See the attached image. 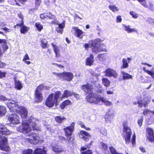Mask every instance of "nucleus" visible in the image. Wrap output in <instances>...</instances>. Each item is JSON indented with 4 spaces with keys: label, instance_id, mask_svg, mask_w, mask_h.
<instances>
[{
    "label": "nucleus",
    "instance_id": "12",
    "mask_svg": "<svg viewBox=\"0 0 154 154\" xmlns=\"http://www.w3.org/2000/svg\"><path fill=\"white\" fill-rule=\"evenodd\" d=\"M75 124L72 122L71 125L64 128L63 130L65 132V135L66 137L71 136L74 128Z\"/></svg>",
    "mask_w": 154,
    "mask_h": 154
},
{
    "label": "nucleus",
    "instance_id": "2",
    "mask_svg": "<svg viewBox=\"0 0 154 154\" xmlns=\"http://www.w3.org/2000/svg\"><path fill=\"white\" fill-rule=\"evenodd\" d=\"M60 95V92L58 91L49 95L46 100V105L49 107H53L54 104L57 105L58 98Z\"/></svg>",
    "mask_w": 154,
    "mask_h": 154
},
{
    "label": "nucleus",
    "instance_id": "10",
    "mask_svg": "<svg viewBox=\"0 0 154 154\" xmlns=\"http://www.w3.org/2000/svg\"><path fill=\"white\" fill-rule=\"evenodd\" d=\"M9 101L7 103V106L9 109L11 111L16 112L20 106L15 101L11 100L10 99Z\"/></svg>",
    "mask_w": 154,
    "mask_h": 154
},
{
    "label": "nucleus",
    "instance_id": "34",
    "mask_svg": "<svg viewBox=\"0 0 154 154\" xmlns=\"http://www.w3.org/2000/svg\"><path fill=\"white\" fill-rule=\"evenodd\" d=\"M67 137V138H66L63 137L61 136L60 138L61 139L64 140L65 141H67L69 143L72 142L74 140V138L71 136H69Z\"/></svg>",
    "mask_w": 154,
    "mask_h": 154
},
{
    "label": "nucleus",
    "instance_id": "37",
    "mask_svg": "<svg viewBox=\"0 0 154 154\" xmlns=\"http://www.w3.org/2000/svg\"><path fill=\"white\" fill-rule=\"evenodd\" d=\"M99 146L100 148L102 149L103 151L106 150L108 148L106 144L102 142H101L100 143Z\"/></svg>",
    "mask_w": 154,
    "mask_h": 154
},
{
    "label": "nucleus",
    "instance_id": "28",
    "mask_svg": "<svg viewBox=\"0 0 154 154\" xmlns=\"http://www.w3.org/2000/svg\"><path fill=\"white\" fill-rule=\"evenodd\" d=\"M150 102V101H148L147 102H146L145 103L141 100H138L137 102L134 101L133 102V104L134 105H136L137 104H138V107L140 108H141L143 106L145 107H146V104L149 103Z\"/></svg>",
    "mask_w": 154,
    "mask_h": 154
},
{
    "label": "nucleus",
    "instance_id": "32",
    "mask_svg": "<svg viewBox=\"0 0 154 154\" xmlns=\"http://www.w3.org/2000/svg\"><path fill=\"white\" fill-rule=\"evenodd\" d=\"M15 88L17 90H20L23 87V84L22 83L18 80H16L15 81Z\"/></svg>",
    "mask_w": 154,
    "mask_h": 154
},
{
    "label": "nucleus",
    "instance_id": "56",
    "mask_svg": "<svg viewBox=\"0 0 154 154\" xmlns=\"http://www.w3.org/2000/svg\"><path fill=\"white\" fill-rule=\"evenodd\" d=\"M30 59L29 56L27 54H26L23 57V61L24 62L27 60H29Z\"/></svg>",
    "mask_w": 154,
    "mask_h": 154
},
{
    "label": "nucleus",
    "instance_id": "14",
    "mask_svg": "<svg viewBox=\"0 0 154 154\" xmlns=\"http://www.w3.org/2000/svg\"><path fill=\"white\" fill-rule=\"evenodd\" d=\"M72 32L74 33L76 37L80 39H82L83 37V32L77 27H73L72 30Z\"/></svg>",
    "mask_w": 154,
    "mask_h": 154
},
{
    "label": "nucleus",
    "instance_id": "54",
    "mask_svg": "<svg viewBox=\"0 0 154 154\" xmlns=\"http://www.w3.org/2000/svg\"><path fill=\"white\" fill-rule=\"evenodd\" d=\"M100 133L104 135H106L107 134L106 130L104 128L102 129L100 131Z\"/></svg>",
    "mask_w": 154,
    "mask_h": 154
},
{
    "label": "nucleus",
    "instance_id": "61",
    "mask_svg": "<svg viewBox=\"0 0 154 154\" xmlns=\"http://www.w3.org/2000/svg\"><path fill=\"white\" fill-rule=\"evenodd\" d=\"M122 20V19L121 16H118L116 18V22L117 23H120Z\"/></svg>",
    "mask_w": 154,
    "mask_h": 154
},
{
    "label": "nucleus",
    "instance_id": "22",
    "mask_svg": "<svg viewBox=\"0 0 154 154\" xmlns=\"http://www.w3.org/2000/svg\"><path fill=\"white\" fill-rule=\"evenodd\" d=\"M131 60V59L130 58H128L127 60L126 59H123L122 60V65L121 67V68H126L128 67V63Z\"/></svg>",
    "mask_w": 154,
    "mask_h": 154
},
{
    "label": "nucleus",
    "instance_id": "11",
    "mask_svg": "<svg viewBox=\"0 0 154 154\" xmlns=\"http://www.w3.org/2000/svg\"><path fill=\"white\" fill-rule=\"evenodd\" d=\"M20 115L22 118L25 119L27 116V110L25 107L19 106L16 111Z\"/></svg>",
    "mask_w": 154,
    "mask_h": 154
},
{
    "label": "nucleus",
    "instance_id": "40",
    "mask_svg": "<svg viewBox=\"0 0 154 154\" xmlns=\"http://www.w3.org/2000/svg\"><path fill=\"white\" fill-rule=\"evenodd\" d=\"M55 119L57 122L61 123L63 120L66 119L63 117L58 116L56 117Z\"/></svg>",
    "mask_w": 154,
    "mask_h": 154
},
{
    "label": "nucleus",
    "instance_id": "16",
    "mask_svg": "<svg viewBox=\"0 0 154 154\" xmlns=\"http://www.w3.org/2000/svg\"><path fill=\"white\" fill-rule=\"evenodd\" d=\"M114 116V114L112 112H109L106 113L105 116V122L107 123H111Z\"/></svg>",
    "mask_w": 154,
    "mask_h": 154
},
{
    "label": "nucleus",
    "instance_id": "57",
    "mask_svg": "<svg viewBox=\"0 0 154 154\" xmlns=\"http://www.w3.org/2000/svg\"><path fill=\"white\" fill-rule=\"evenodd\" d=\"M136 136L135 134H134L132 137V143L133 146L135 144Z\"/></svg>",
    "mask_w": 154,
    "mask_h": 154
},
{
    "label": "nucleus",
    "instance_id": "24",
    "mask_svg": "<svg viewBox=\"0 0 154 154\" xmlns=\"http://www.w3.org/2000/svg\"><path fill=\"white\" fill-rule=\"evenodd\" d=\"M101 101L107 106H110L112 105V103L111 102L107 100L105 98L102 96H101L100 99V103Z\"/></svg>",
    "mask_w": 154,
    "mask_h": 154
},
{
    "label": "nucleus",
    "instance_id": "17",
    "mask_svg": "<svg viewBox=\"0 0 154 154\" xmlns=\"http://www.w3.org/2000/svg\"><path fill=\"white\" fill-rule=\"evenodd\" d=\"M79 136L80 138H82L85 141H88L91 136L88 133L83 131H80Z\"/></svg>",
    "mask_w": 154,
    "mask_h": 154
},
{
    "label": "nucleus",
    "instance_id": "1",
    "mask_svg": "<svg viewBox=\"0 0 154 154\" xmlns=\"http://www.w3.org/2000/svg\"><path fill=\"white\" fill-rule=\"evenodd\" d=\"M38 122V120L36 118L31 116L27 121L23 122V125L17 128L18 131L20 132L26 133L29 138H26V140L34 144L38 143L40 138L37 134H35V131L40 130V128L37 127L36 125Z\"/></svg>",
    "mask_w": 154,
    "mask_h": 154
},
{
    "label": "nucleus",
    "instance_id": "30",
    "mask_svg": "<svg viewBox=\"0 0 154 154\" xmlns=\"http://www.w3.org/2000/svg\"><path fill=\"white\" fill-rule=\"evenodd\" d=\"M71 104V102L69 100H66L62 103L60 105V108L62 109H64L67 106Z\"/></svg>",
    "mask_w": 154,
    "mask_h": 154
},
{
    "label": "nucleus",
    "instance_id": "13",
    "mask_svg": "<svg viewBox=\"0 0 154 154\" xmlns=\"http://www.w3.org/2000/svg\"><path fill=\"white\" fill-rule=\"evenodd\" d=\"M104 72L106 75L108 77H113L116 78L118 74L116 71L110 68H107Z\"/></svg>",
    "mask_w": 154,
    "mask_h": 154
},
{
    "label": "nucleus",
    "instance_id": "35",
    "mask_svg": "<svg viewBox=\"0 0 154 154\" xmlns=\"http://www.w3.org/2000/svg\"><path fill=\"white\" fill-rule=\"evenodd\" d=\"M102 82L103 85L106 87H108L110 84V82L107 78H103L102 79Z\"/></svg>",
    "mask_w": 154,
    "mask_h": 154
},
{
    "label": "nucleus",
    "instance_id": "20",
    "mask_svg": "<svg viewBox=\"0 0 154 154\" xmlns=\"http://www.w3.org/2000/svg\"><path fill=\"white\" fill-rule=\"evenodd\" d=\"M73 94L74 96L76 97H77L78 95L76 94L73 93L72 91L69 90H65L64 91L63 94L62 95L61 98H64L65 97H70Z\"/></svg>",
    "mask_w": 154,
    "mask_h": 154
},
{
    "label": "nucleus",
    "instance_id": "31",
    "mask_svg": "<svg viewBox=\"0 0 154 154\" xmlns=\"http://www.w3.org/2000/svg\"><path fill=\"white\" fill-rule=\"evenodd\" d=\"M53 47L54 50L56 54V56L57 57H58L60 56V50L58 47L56 45H54L53 43L51 44Z\"/></svg>",
    "mask_w": 154,
    "mask_h": 154
},
{
    "label": "nucleus",
    "instance_id": "36",
    "mask_svg": "<svg viewBox=\"0 0 154 154\" xmlns=\"http://www.w3.org/2000/svg\"><path fill=\"white\" fill-rule=\"evenodd\" d=\"M6 112L5 107L3 106H0V116H3Z\"/></svg>",
    "mask_w": 154,
    "mask_h": 154
},
{
    "label": "nucleus",
    "instance_id": "33",
    "mask_svg": "<svg viewBox=\"0 0 154 154\" xmlns=\"http://www.w3.org/2000/svg\"><path fill=\"white\" fill-rule=\"evenodd\" d=\"M121 72L123 75V80L128 79H132V76L131 75H130L128 73L125 72L123 71H122Z\"/></svg>",
    "mask_w": 154,
    "mask_h": 154
},
{
    "label": "nucleus",
    "instance_id": "43",
    "mask_svg": "<svg viewBox=\"0 0 154 154\" xmlns=\"http://www.w3.org/2000/svg\"><path fill=\"white\" fill-rule=\"evenodd\" d=\"M52 149L54 151L56 152H60L61 151V149L59 147L58 145L53 146Z\"/></svg>",
    "mask_w": 154,
    "mask_h": 154
},
{
    "label": "nucleus",
    "instance_id": "58",
    "mask_svg": "<svg viewBox=\"0 0 154 154\" xmlns=\"http://www.w3.org/2000/svg\"><path fill=\"white\" fill-rule=\"evenodd\" d=\"M6 74L5 72H2L0 70V78H2L4 77Z\"/></svg>",
    "mask_w": 154,
    "mask_h": 154
},
{
    "label": "nucleus",
    "instance_id": "27",
    "mask_svg": "<svg viewBox=\"0 0 154 154\" xmlns=\"http://www.w3.org/2000/svg\"><path fill=\"white\" fill-rule=\"evenodd\" d=\"M17 26H20L21 27L20 31L22 33L25 34L27 32L28 30L27 27L24 26L23 23L20 24H17L16 26H14V27L16 28Z\"/></svg>",
    "mask_w": 154,
    "mask_h": 154
},
{
    "label": "nucleus",
    "instance_id": "7",
    "mask_svg": "<svg viewBox=\"0 0 154 154\" xmlns=\"http://www.w3.org/2000/svg\"><path fill=\"white\" fill-rule=\"evenodd\" d=\"M0 149L6 151L10 150V147L7 145V139L6 137L0 135Z\"/></svg>",
    "mask_w": 154,
    "mask_h": 154
},
{
    "label": "nucleus",
    "instance_id": "52",
    "mask_svg": "<svg viewBox=\"0 0 154 154\" xmlns=\"http://www.w3.org/2000/svg\"><path fill=\"white\" fill-rule=\"evenodd\" d=\"M0 100L6 101L7 100H10V99L8 98L3 95L0 96Z\"/></svg>",
    "mask_w": 154,
    "mask_h": 154
},
{
    "label": "nucleus",
    "instance_id": "6",
    "mask_svg": "<svg viewBox=\"0 0 154 154\" xmlns=\"http://www.w3.org/2000/svg\"><path fill=\"white\" fill-rule=\"evenodd\" d=\"M127 121H124L123 123V125L124 137L126 143H128L130 142L132 133L130 128L127 126Z\"/></svg>",
    "mask_w": 154,
    "mask_h": 154
},
{
    "label": "nucleus",
    "instance_id": "64",
    "mask_svg": "<svg viewBox=\"0 0 154 154\" xmlns=\"http://www.w3.org/2000/svg\"><path fill=\"white\" fill-rule=\"evenodd\" d=\"M44 125L45 126V128L48 130L51 131V127L49 125H46L44 124Z\"/></svg>",
    "mask_w": 154,
    "mask_h": 154
},
{
    "label": "nucleus",
    "instance_id": "63",
    "mask_svg": "<svg viewBox=\"0 0 154 154\" xmlns=\"http://www.w3.org/2000/svg\"><path fill=\"white\" fill-rule=\"evenodd\" d=\"M47 14V13H45L42 14L40 15V17L41 18L43 19L45 18Z\"/></svg>",
    "mask_w": 154,
    "mask_h": 154
},
{
    "label": "nucleus",
    "instance_id": "45",
    "mask_svg": "<svg viewBox=\"0 0 154 154\" xmlns=\"http://www.w3.org/2000/svg\"><path fill=\"white\" fill-rule=\"evenodd\" d=\"M47 88V87L45 86L43 84H41L37 87L36 90H38V91H41Z\"/></svg>",
    "mask_w": 154,
    "mask_h": 154
},
{
    "label": "nucleus",
    "instance_id": "15",
    "mask_svg": "<svg viewBox=\"0 0 154 154\" xmlns=\"http://www.w3.org/2000/svg\"><path fill=\"white\" fill-rule=\"evenodd\" d=\"M82 89L86 93L89 94L93 92V87L91 85L87 84L83 85L82 86Z\"/></svg>",
    "mask_w": 154,
    "mask_h": 154
},
{
    "label": "nucleus",
    "instance_id": "8",
    "mask_svg": "<svg viewBox=\"0 0 154 154\" xmlns=\"http://www.w3.org/2000/svg\"><path fill=\"white\" fill-rule=\"evenodd\" d=\"M146 136L147 139L151 142H154V132L153 129L147 127L146 129Z\"/></svg>",
    "mask_w": 154,
    "mask_h": 154
},
{
    "label": "nucleus",
    "instance_id": "18",
    "mask_svg": "<svg viewBox=\"0 0 154 154\" xmlns=\"http://www.w3.org/2000/svg\"><path fill=\"white\" fill-rule=\"evenodd\" d=\"M35 98L37 102H41L43 99L42 93L41 91L36 90L35 91Z\"/></svg>",
    "mask_w": 154,
    "mask_h": 154
},
{
    "label": "nucleus",
    "instance_id": "42",
    "mask_svg": "<svg viewBox=\"0 0 154 154\" xmlns=\"http://www.w3.org/2000/svg\"><path fill=\"white\" fill-rule=\"evenodd\" d=\"M109 150L112 154H123L117 152L115 148L113 146H111L109 148Z\"/></svg>",
    "mask_w": 154,
    "mask_h": 154
},
{
    "label": "nucleus",
    "instance_id": "26",
    "mask_svg": "<svg viewBox=\"0 0 154 154\" xmlns=\"http://www.w3.org/2000/svg\"><path fill=\"white\" fill-rule=\"evenodd\" d=\"M0 44H2V47L3 49V53H4L8 48L6 40L5 39H0Z\"/></svg>",
    "mask_w": 154,
    "mask_h": 154
},
{
    "label": "nucleus",
    "instance_id": "25",
    "mask_svg": "<svg viewBox=\"0 0 154 154\" xmlns=\"http://www.w3.org/2000/svg\"><path fill=\"white\" fill-rule=\"evenodd\" d=\"M33 154H47L46 151L43 147L37 148L34 151Z\"/></svg>",
    "mask_w": 154,
    "mask_h": 154
},
{
    "label": "nucleus",
    "instance_id": "55",
    "mask_svg": "<svg viewBox=\"0 0 154 154\" xmlns=\"http://www.w3.org/2000/svg\"><path fill=\"white\" fill-rule=\"evenodd\" d=\"M149 6H148L149 7L148 8L150 9V10H153L154 9L153 4L151 2H149Z\"/></svg>",
    "mask_w": 154,
    "mask_h": 154
},
{
    "label": "nucleus",
    "instance_id": "62",
    "mask_svg": "<svg viewBox=\"0 0 154 154\" xmlns=\"http://www.w3.org/2000/svg\"><path fill=\"white\" fill-rule=\"evenodd\" d=\"M57 31L58 33H60L61 34H62L63 32V29H61L59 28H58L57 29Z\"/></svg>",
    "mask_w": 154,
    "mask_h": 154
},
{
    "label": "nucleus",
    "instance_id": "19",
    "mask_svg": "<svg viewBox=\"0 0 154 154\" xmlns=\"http://www.w3.org/2000/svg\"><path fill=\"white\" fill-rule=\"evenodd\" d=\"M0 132L2 134L8 135L11 134V132L6 128L4 125L0 124Z\"/></svg>",
    "mask_w": 154,
    "mask_h": 154
},
{
    "label": "nucleus",
    "instance_id": "46",
    "mask_svg": "<svg viewBox=\"0 0 154 154\" xmlns=\"http://www.w3.org/2000/svg\"><path fill=\"white\" fill-rule=\"evenodd\" d=\"M47 46V42L45 39H43L42 41V48H44L46 47Z\"/></svg>",
    "mask_w": 154,
    "mask_h": 154
},
{
    "label": "nucleus",
    "instance_id": "48",
    "mask_svg": "<svg viewBox=\"0 0 154 154\" xmlns=\"http://www.w3.org/2000/svg\"><path fill=\"white\" fill-rule=\"evenodd\" d=\"M150 113L154 115V111H151L148 109H146L144 110L143 112V113L146 116H147L148 114H150Z\"/></svg>",
    "mask_w": 154,
    "mask_h": 154
},
{
    "label": "nucleus",
    "instance_id": "5",
    "mask_svg": "<svg viewBox=\"0 0 154 154\" xmlns=\"http://www.w3.org/2000/svg\"><path fill=\"white\" fill-rule=\"evenodd\" d=\"M53 73L59 77L60 79L69 82L71 81L72 80L74 76L72 73L70 72H64L60 73L53 72Z\"/></svg>",
    "mask_w": 154,
    "mask_h": 154
},
{
    "label": "nucleus",
    "instance_id": "53",
    "mask_svg": "<svg viewBox=\"0 0 154 154\" xmlns=\"http://www.w3.org/2000/svg\"><path fill=\"white\" fill-rule=\"evenodd\" d=\"M150 72L149 75L151 76L153 78H154V67H153L151 71H149Z\"/></svg>",
    "mask_w": 154,
    "mask_h": 154
},
{
    "label": "nucleus",
    "instance_id": "21",
    "mask_svg": "<svg viewBox=\"0 0 154 154\" xmlns=\"http://www.w3.org/2000/svg\"><path fill=\"white\" fill-rule=\"evenodd\" d=\"M123 26L125 30L128 33H131L133 32L137 33L138 32L137 29L136 28H131L129 25H123Z\"/></svg>",
    "mask_w": 154,
    "mask_h": 154
},
{
    "label": "nucleus",
    "instance_id": "29",
    "mask_svg": "<svg viewBox=\"0 0 154 154\" xmlns=\"http://www.w3.org/2000/svg\"><path fill=\"white\" fill-rule=\"evenodd\" d=\"M106 58V56L104 54H100L97 56L96 58V60L99 62L105 60Z\"/></svg>",
    "mask_w": 154,
    "mask_h": 154
},
{
    "label": "nucleus",
    "instance_id": "41",
    "mask_svg": "<svg viewBox=\"0 0 154 154\" xmlns=\"http://www.w3.org/2000/svg\"><path fill=\"white\" fill-rule=\"evenodd\" d=\"M35 26L37 30L40 31L43 29V26L39 22H37L35 23Z\"/></svg>",
    "mask_w": 154,
    "mask_h": 154
},
{
    "label": "nucleus",
    "instance_id": "9",
    "mask_svg": "<svg viewBox=\"0 0 154 154\" xmlns=\"http://www.w3.org/2000/svg\"><path fill=\"white\" fill-rule=\"evenodd\" d=\"M8 120L14 124H17L20 122L19 117L16 114H11L8 116Z\"/></svg>",
    "mask_w": 154,
    "mask_h": 154
},
{
    "label": "nucleus",
    "instance_id": "49",
    "mask_svg": "<svg viewBox=\"0 0 154 154\" xmlns=\"http://www.w3.org/2000/svg\"><path fill=\"white\" fill-rule=\"evenodd\" d=\"M130 15L134 18L136 19L138 16V14L133 11H131L130 12Z\"/></svg>",
    "mask_w": 154,
    "mask_h": 154
},
{
    "label": "nucleus",
    "instance_id": "47",
    "mask_svg": "<svg viewBox=\"0 0 154 154\" xmlns=\"http://www.w3.org/2000/svg\"><path fill=\"white\" fill-rule=\"evenodd\" d=\"M143 120V117L142 116L140 117L138 119L137 123L138 125L140 127L142 124V122Z\"/></svg>",
    "mask_w": 154,
    "mask_h": 154
},
{
    "label": "nucleus",
    "instance_id": "3",
    "mask_svg": "<svg viewBox=\"0 0 154 154\" xmlns=\"http://www.w3.org/2000/svg\"><path fill=\"white\" fill-rule=\"evenodd\" d=\"M103 41V40L100 38L89 41V43L90 45H91V47L93 53H97L105 50V49H102L100 48L101 44H100V43L102 42Z\"/></svg>",
    "mask_w": 154,
    "mask_h": 154
},
{
    "label": "nucleus",
    "instance_id": "59",
    "mask_svg": "<svg viewBox=\"0 0 154 154\" xmlns=\"http://www.w3.org/2000/svg\"><path fill=\"white\" fill-rule=\"evenodd\" d=\"M81 154H92V152L90 150H87L86 152H84L81 153Z\"/></svg>",
    "mask_w": 154,
    "mask_h": 154
},
{
    "label": "nucleus",
    "instance_id": "4",
    "mask_svg": "<svg viewBox=\"0 0 154 154\" xmlns=\"http://www.w3.org/2000/svg\"><path fill=\"white\" fill-rule=\"evenodd\" d=\"M101 97V95H97L96 94L93 92L91 94H89L86 97V100L90 103L100 104V99Z\"/></svg>",
    "mask_w": 154,
    "mask_h": 154
},
{
    "label": "nucleus",
    "instance_id": "39",
    "mask_svg": "<svg viewBox=\"0 0 154 154\" xmlns=\"http://www.w3.org/2000/svg\"><path fill=\"white\" fill-rule=\"evenodd\" d=\"M109 9L113 12L119 11V8L115 5H109Z\"/></svg>",
    "mask_w": 154,
    "mask_h": 154
},
{
    "label": "nucleus",
    "instance_id": "60",
    "mask_svg": "<svg viewBox=\"0 0 154 154\" xmlns=\"http://www.w3.org/2000/svg\"><path fill=\"white\" fill-rule=\"evenodd\" d=\"M84 46L86 50H88V49L89 47H90L91 48V45H90V44L89 43H88L85 44Z\"/></svg>",
    "mask_w": 154,
    "mask_h": 154
},
{
    "label": "nucleus",
    "instance_id": "38",
    "mask_svg": "<svg viewBox=\"0 0 154 154\" xmlns=\"http://www.w3.org/2000/svg\"><path fill=\"white\" fill-rule=\"evenodd\" d=\"M137 1L144 8H148V5L147 4L146 0H137Z\"/></svg>",
    "mask_w": 154,
    "mask_h": 154
},
{
    "label": "nucleus",
    "instance_id": "44",
    "mask_svg": "<svg viewBox=\"0 0 154 154\" xmlns=\"http://www.w3.org/2000/svg\"><path fill=\"white\" fill-rule=\"evenodd\" d=\"M33 151L30 149H25L22 151L23 154H32Z\"/></svg>",
    "mask_w": 154,
    "mask_h": 154
},
{
    "label": "nucleus",
    "instance_id": "50",
    "mask_svg": "<svg viewBox=\"0 0 154 154\" xmlns=\"http://www.w3.org/2000/svg\"><path fill=\"white\" fill-rule=\"evenodd\" d=\"M46 16L50 19H52L54 20L55 19V17L54 15H52L50 13H47Z\"/></svg>",
    "mask_w": 154,
    "mask_h": 154
},
{
    "label": "nucleus",
    "instance_id": "23",
    "mask_svg": "<svg viewBox=\"0 0 154 154\" xmlns=\"http://www.w3.org/2000/svg\"><path fill=\"white\" fill-rule=\"evenodd\" d=\"M94 61V56L91 54L89 57L86 59V65L87 66H91L93 64Z\"/></svg>",
    "mask_w": 154,
    "mask_h": 154
},
{
    "label": "nucleus",
    "instance_id": "51",
    "mask_svg": "<svg viewBox=\"0 0 154 154\" xmlns=\"http://www.w3.org/2000/svg\"><path fill=\"white\" fill-rule=\"evenodd\" d=\"M65 20L63 21V22L60 24H58V28L61 29H63L65 27Z\"/></svg>",
    "mask_w": 154,
    "mask_h": 154
}]
</instances>
